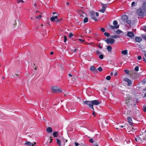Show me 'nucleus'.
<instances>
[{
	"instance_id": "obj_1",
	"label": "nucleus",
	"mask_w": 146,
	"mask_h": 146,
	"mask_svg": "<svg viewBox=\"0 0 146 146\" xmlns=\"http://www.w3.org/2000/svg\"><path fill=\"white\" fill-rule=\"evenodd\" d=\"M51 89L53 93H60L62 92V90L57 86L52 87Z\"/></svg>"
},
{
	"instance_id": "obj_2",
	"label": "nucleus",
	"mask_w": 146,
	"mask_h": 146,
	"mask_svg": "<svg viewBox=\"0 0 146 146\" xmlns=\"http://www.w3.org/2000/svg\"><path fill=\"white\" fill-rule=\"evenodd\" d=\"M134 102L132 100V98L128 97L126 99V103L128 106H131L133 105Z\"/></svg>"
},
{
	"instance_id": "obj_3",
	"label": "nucleus",
	"mask_w": 146,
	"mask_h": 146,
	"mask_svg": "<svg viewBox=\"0 0 146 146\" xmlns=\"http://www.w3.org/2000/svg\"><path fill=\"white\" fill-rule=\"evenodd\" d=\"M121 19L123 21L125 22L127 24H130L131 21L128 19V17L126 15H123L121 17Z\"/></svg>"
},
{
	"instance_id": "obj_4",
	"label": "nucleus",
	"mask_w": 146,
	"mask_h": 146,
	"mask_svg": "<svg viewBox=\"0 0 146 146\" xmlns=\"http://www.w3.org/2000/svg\"><path fill=\"white\" fill-rule=\"evenodd\" d=\"M101 5L102 6V8L99 10V11L101 12L102 13H104L105 11V10L108 4H110V3L103 4L101 3Z\"/></svg>"
},
{
	"instance_id": "obj_5",
	"label": "nucleus",
	"mask_w": 146,
	"mask_h": 146,
	"mask_svg": "<svg viewBox=\"0 0 146 146\" xmlns=\"http://www.w3.org/2000/svg\"><path fill=\"white\" fill-rule=\"evenodd\" d=\"M137 14L140 16H144L145 13L144 10L141 8H139L137 10Z\"/></svg>"
},
{
	"instance_id": "obj_6",
	"label": "nucleus",
	"mask_w": 146,
	"mask_h": 146,
	"mask_svg": "<svg viewBox=\"0 0 146 146\" xmlns=\"http://www.w3.org/2000/svg\"><path fill=\"white\" fill-rule=\"evenodd\" d=\"M144 139L143 137H140L139 135L137 136L135 138V140L138 142L139 143H141L143 141V140H144Z\"/></svg>"
},
{
	"instance_id": "obj_7",
	"label": "nucleus",
	"mask_w": 146,
	"mask_h": 146,
	"mask_svg": "<svg viewBox=\"0 0 146 146\" xmlns=\"http://www.w3.org/2000/svg\"><path fill=\"white\" fill-rule=\"evenodd\" d=\"M113 24L114 26H110L111 28L112 29H118L119 27V25H117V21L115 20L113 22Z\"/></svg>"
},
{
	"instance_id": "obj_8",
	"label": "nucleus",
	"mask_w": 146,
	"mask_h": 146,
	"mask_svg": "<svg viewBox=\"0 0 146 146\" xmlns=\"http://www.w3.org/2000/svg\"><path fill=\"white\" fill-rule=\"evenodd\" d=\"M84 104L88 106L90 108L92 109L93 110H94L93 107L91 103V101H83Z\"/></svg>"
},
{
	"instance_id": "obj_9",
	"label": "nucleus",
	"mask_w": 146,
	"mask_h": 146,
	"mask_svg": "<svg viewBox=\"0 0 146 146\" xmlns=\"http://www.w3.org/2000/svg\"><path fill=\"white\" fill-rule=\"evenodd\" d=\"M105 42L108 44H113L115 40L113 38H108L104 40Z\"/></svg>"
},
{
	"instance_id": "obj_10",
	"label": "nucleus",
	"mask_w": 146,
	"mask_h": 146,
	"mask_svg": "<svg viewBox=\"0 0 146 146\" xmlns=\"http://www.w3.org/2000/svg\"><path fill=\"white\" fill-rule=\"evenodd\" d=\"M101 102L97 100H95L91 101V103L93 107L94 105H98L101 104Z\"/></svg>"
},
{
	"instance_id": "obj_11",
	"label": "nucleus",
	"mask_w": 146,
	"mask_h": 146,
	"mask_svg": "<svg viewBox=\"0 0 146 146\" xmlns=\"http://www.w3.org/2000/svg\"><path fill=\"white\" fill-rule=\"evenodd\" d=\"M124 80L127 83V85L128 86H131L132 83V81L131 80L129 79L128 78H125L124 79Z\"/></svg>"
},
{
	"instance_id": "obj_12",
	"label": "nucleus",
	"mask_w": 146,
	"mask_h": 146,
	"mask_svg": "<svg viewBox=\"0 0 146 146\" xmlns=\"http://www.w3.org/2000/svg\"><path fill=\"white\" fill-rule=\"evenodd\" d=\"M127 119L128 122L131 127H132L133 126V123L132 118L130 117H128Z\"/></svg>"
},
{
	"instance_id": "obj_13",
	"label": "nucleus",
	"mask_w": 146,
	"mask_h": 146,
	"mask_svg": "<svg viewBox=\"0 0 146 146\" xmlns=\"http://www.w3.org/2000/svg\"><path fill=\"white\" fill-rule=\"evenodd\" d=\"M36 144V143H34L33 144V143L29 141H27L25 143V145L28 146H34Z\"/></svg>"
},
{
	"instance_id": "obj_14",
	"label": "nucleus",
	"mask_w": 146,
	"mask_h": 146,
	"mask_svg": "<svg viewBox=\"0 0 146 146\" xmlns=\"http://www.w3.org/2000/svg\"><path fill=\"white\" fill-rule=\"evenodd\" d=\"M127 36L131 38H132L134 36V34L132 32H128L127 34Z\"/></svg>"
},
{
	"instance_id": "obj_15",
	"label": "nucleus",
	"mask_w": 146,
	"mask_h": 146,
	"mask_svg": "<svg viewBox=\"0 0 146 146\" xmlns=\"http://www.w3.org/2000/svg\"><path fill=\"white\" fill-rule=\"evenodd\" d=\"M94 11H92L90 15L91 17V18L94 20H95L96 21H98V20L97 19H96L95 17H94Z\"/></svg>"
},
{
	"instance_id": "obj_16",
	"label": "nucleus",
	"mask_w": 146,
	"mask_h": 146,
	"mask_svg": "<svg viewBox=\"0 0 146 146\" xmlns=\"http://www.w3.org/2000/svg\"><path fill=\"white\" fill-rule=\"evenodd\" d=\"M47 103L48 102L47 101H44L42 104L41 107H40L41 109H43L46 106V104H47Z\"/></svg>"
},
{
	"instance_id": "obj_17",
	"label": "nucleus",
	"mask_w": 146,
	"mask_h": 146,
	"mask_svg": "<svg viewBox=\"0 0 146 146\" xmlns=\"http://www.w3.org/2000/svg\"><path fill=\"white\" fill-rule=\"evenodd\" d=\"M136 42H140L142 40V38L139 37H136L135 38Z\"/></svg>"
},
{
	"instance_id": "obj_18",
	"label": "nucleus",
	"mask_w": 146,
	"mask_h": 146,
	"mask_svg": "<svg viewBox=\"0 0 146 146\" xmlns=\"http://www.w3.org/2000/svg\"><path fill=\"white\" fill-rule=\"evenodd\" d=\"M46 131L48 133H50L52 131V129L51 127H49L46 129Z\"/></svg>"
},
{
	"instance_id": "obj_19",
	"label": "nucleus",
	"mask_w": 146,
	"mask_h": 146,
	"mask_svg": "<svg viewBox=\"0 0 146 146\" xmlns=\"http://www.w3.org/2000/svg\"><path fill=\"white\" fill-rule=\"evenodd\" d=\"M122 54L124 55H127V50H124L121 51Z\"/></svg>"
},
{
	"instance_id": "obj_20",
	"label": "nucleus",
	"mask_w": 146,
	"mask_h": 146,
	"mask_svg": "<svg viewBox=\"0 0 146 146\" xmlns=\"http://www.w3.org/2000/svg\"><path fill=\"white\" fill-rule=\"evenodd\" d=\"M112 47L110 46H109L107 47V49L109 52L111 51L112 50Z\"/></svg>"
},
{
	"instance_id": "obj_21",
	"label": "nucleus",
	"mask_w": 146,
	"mask_h": 146,
	"mask_svg": "<svg viewBox=\"0 0 146 146\" xmlns=\"http://www.w3.org/2000/svg\"><path fill=\"white\" fill-rule=\"evenodd\" d=\"M116 33L117 34H120L123 33V32L120 29H118L116 31Z\"/></svg>"
},
{
	"instance_id": "obj_22",
	"label": "nucleus",
	"mask_w": 146,
	"mask_h": 146,
	"mask_svg": "<svg viewBox=\"0 0 146 146\" xmlns=\"http://www.w3.org/2000/svg\"><path fill=\"white\" fill-rule=\"evenodd\" d=\"M57 143L58 144L59 146H61V142L59 139H56Z\"/></svg>"
},
{
	"instance_id": "obj_23",
	"label": "nucleus",
	"mask_w": 146,
	"mask_h": 146,
	"mask_svg": "<svg viewBox=\"0 0 146 146\" xmlns=\"http://www.w3.org/2000/svg\"><path fill=\"white\" fill-rule=\"evenodd\" d=\"M96 68L94 66H92L91 67L90 70L91 71H93L95 70Z\"/></svg>"
},
{
	"instance_id": "obj_24",
	"label": "nucleus",
	"mask_w": 146,
	"mask_h": 146,
	"mask_svg": "<svg viewBox=\"0 0 146 146\" xmlns=\"http://www.w3.org/2000/svg\"><path fill=\"white\" fill-rule=\"evenodd\" d=\"M58 132H55L53 133V135L54 137H56L58 136Z\"/></svg>"
},
{
	"instance_id": "obj_25",
	"label": "nucleus",
	"mask_w": 146,
	"mask_h": 146,
	"mask_svg": "<svg viewBox=\"0 0 146 146\" xmlns=\"http://www.w3.org/2000/svg\"><path fill=\"white\" fill-rule=\"evenodd\" d=\"M104 35L107 37H109L110 36V34L107 32H105L104 33Z\"/></svg>"
},
{
	"instance_id": "obj_26",
	"label": "nucleus",
	"mask_w": 146,
	"mask_h": 146,
	"mask_svg": "<svg viewBox=\"0 0 146 146\" xmlns=\"http://www.w3.org/2000/svg\"><path fill=\"white\" fill-rule=\"evenodd\" d=\"M88 21V18L87 17H86L84 19L83 22L84 23H87Z\"/></svg>"
},
{
	"instance_id": "obj_27",
	"label": "nucleus",
	"mask_w": 146,
	"mask_h": 146,
	"mask_svg": "<svg viewBox=\"0 0 146 146\" xmlns=\"http://www.w3.org/2000/svg\"><path fill=\"white\" fill-rule=\"evenodd\" d=\"M111 37L113 38H119V36L117 35H115L111 36Z\"/></svg>"
},
{
	"instance_id": "obj_28",
	"label": "nucleus",
	"mask_w": 146,
	"mask_h": 146,
	"mask_svg": "<svg viewBox=\"0 0 146 146\" xmlns=\"http://www.w3.org/2000/svg\"><path fill=\"white\" fill-rule=\"evenodd\" d=\"M143 7L146 11V2L144 3L143 5Z\"/></svg>"
},
{
	"instance_id": "obj_29",
	"label": "nucleus",
	"mask_w": 146,
	"mask_h": 146,
	"mask_svg": "<svg viewBox=\"0 0 146 146\" xmlns=\"http://www.w3.org/2000/svg\"><path fill=\"white\" fill-rule=\"evenodd\" d=\"M91 31H90V30L88 29H86V33L89 34L91 33Z\"/></svg>"
},
{
	"instance_id": "obj_30",
	"label": "nucleus",
	"mask_w": 146,
	"mask_h": 146,
	"mask_svg": "<svg viewBox=\"0 0 146 146\" xmlns=\"http://www.w3.org/2000/svg\"><path fill=\"white\" fill-rule=\"evenodd\" d=\"M143 110L144 112H146V105H144L143 106Z\"/></svg>"
},
{
	"instance_id": "obj_31",
	"label": "nucleus",
	"mask_w": 146,
	"mask_h": 146,
	"mask_svg": "<svg viewBox=\"0 0 146 146\" xmlns=\"http://www.w3.org/2000/svg\"><path fill=\"white\" fill-rule=\"evenodd\" d=\"M42 17V16L41 15H39L38 17L36 16L35 17V19H40Z\"/></svg>"
},
{
	"instance_id": "obj_32",
	"label": "nucleus",
	"mask_w": 146,
	"mask_h": 146,
	"mask_svg": "<svg viewBox=\"0 0 146 146\" xmlns=\"http://www.w3.org/2000/svg\"><path fill=\"white\" fill-rule=\"evenodd\" d=\"M111 78V77L110 76H108L106 77V79L107 80H110Z\"/></svg>"
},
{
	"instance_id": "obj_33",
	"label": "nucleus",
	"mask_w": 146,
	"mask_h": 146,
	"mask_svg": "<svg viewBox=\"0 0 146 146\" xmlns=\"http://www.w3.org/2000/svg\"><path fill=\"white\" fill-rule=\"evenodd\" d=\"M50 19V20L52 22L56 21V20L54 18V17H51Z\"/></svg>"
},
{
	"instance_id": "obj_34",
	"label": "nucleus",
	"mask_w": 146,
	"mask_h": 146,
	"mask_svg": "<svg viewBox=\"0 0 146 146\" xmlns=\"http://www.w3.org/2000/svg\"><path fill=\"white\" fill-rule=\"evenodd\" d=\"M99 58L101 59H102L104 58V56L103 54H100L99 56Z\"/></svg>"
},
{
	"instance_id": "obj_35",
	"label": "nucleus",
	"mask_w": 146,
	"mask_h": 146,
	"mask_svg": "<svg viewBox=\"0 0 146 146\" xmlns=\"http://www.w3.org/2000/svg\"><path fill=\"white\" fill-rule=\"evenodd\" d=\"M124 72H125V73L128 74H129V70H124Z\"/></svg>"
},
{
	"instance_id": "obj_36",
	"label": "nucleus",
	"mask_w": 146,
	"mask_h": 146,
	"mask_svg": "<svg viewBox=\"0 0 146 146\" xmlns=\"http://www.w3.org/2000/svg\"><path fill=\"white\" fill-rule=\"evenodd\" d=\"M86 44L90 45H92L93 46V45H94L95 44L93 42H91L89 43H87Z\"/></svg>"
},
{
	"instance_id": "obj_37",
	"label": "nucleus",
	"mask_w": 146,
	"mask_h": 146,
	"mask_svg": "<svg viewBox=\"0 0 146 146\" xmlns=\"http://www.w3.org/2000/svg\"><path fill=\"white\" fill-rule=\"evenodd\" d=\"M17 1L18 3H19L20 2H21L22 3H24L25 2L23 0H17Z\"/></svg>"
},
{
	"instance_id": "obj_38",
	"label": "nucleus",
	"mask_w": 146,
	"mask_h": 146,
	"mask_svg": "<svg viewBox=\"0 0 146 146\" xmlns=\"http://www.w3.org/2000/svg\"><path fill=\"white\" fill-rule=\"evenodd\" d=\"M139 67L138 66H136L135 68V70L136 71H138L139 70Z\"/></svg>"
},
{
	"instance_id": "obj_39",
	"label": "nucleus",
	"mask_w": 146,
	"mask_h": 146,
	"mask_svg": "<svg viewBox=\"0 0 146 146\" xmlns=\"http://www.w3.org/2000/svg\"><path fill=\"white\" fill-rule=\"evenodd\" d=\"M98 70L100 72H101L102 70V68L101 67H99L98 69Z\"/></svg>"
},
{
	"instance_id": "obj_40",
	"label": "nucleus",
	"mask_w": 146,
	"mask_h": 146,
	"mask_svg": "<svg viewBox=\"0 0 146 146\" xmlns=\"http://www.w3.org/2000/svg\"><path fill=\"white\" fill-rule=\"evenodd\" d=\"M89 142L91 143H93L94 142V141L92 139H89Z\"/></svg>"
},
{
	"instance_id": "obj_41",
	"label": "nucleus",
	"mask_w": 146,
	"mask_h": 146,
	"mask_svg": "<svg viewBox=\"0 0 146 146\" xmlns=\"http://www.w3.org/2000/svg\"><path fill=\"white\" fill-rule=\"evenodd\" d=\"M73 36V35L72 33H70L69 35V37L70 38H71Z\"/></svg>"
},
{
	"instance_id": "obj_42",
	"label": "nucleus",
	"mask_w": 146,
	"mask_h": 146,
	"mask_svg": "<svg viewBox=\"0 0 146 146\" xmlns=\"http://www.w3.org/2000/svg\"><path fill=\"white\" fill-rule=\"evenodd\" d=\"M64 42H65L66 41H67V39L66 38V36H64Z\"/></svg>"
},
{
	"instance_id": "obj_43",
	"label": "nucleus",
	"mask_w": 146,
	"mask_h": 146,
	"mask_svg": "<svg viewBox=\"0 0 146 146\" xmlns=\"http://www.w3.org/2000/svg\"><path fill=\"white\" fill-rule=\"evenodd\" d=\"M101 31H102L103 32H104L105 31L104 28H102L101 29Z\"/></svg>"
},
{
	"instance_id": "obj_44",
	"label": "nucleus",
	"mask_w": 146,
	"mask_h": 146,
	"mask_svg": "<svg viewBox=\"0 0 146 146\" xmlns=\"http://www.w3.org/2000/svg\"><path fill=\"white\" fill-rule=\"evenodd\" d=\"M96 52L97 54H99L101 53L98 50H97L96 51Z\"/></svg>"
},
{
	"instance_id": "obj_45",
	"label": "nucleus",
	"mask_w": 146,
	"mask_h": 146,
	"mask_svg": "<svg viewBox=\"0 0 146 146\" xmlns=\"http://www.w3.org/2000/svg\"><path fill=\"white\" fill-rule=\"evenodd\" d=\"M135 4V2H132L131 3V6L133 7V6Z\"/></svg>"
},
{
	"instance_id": "obj_46",
	"label": "nucleus",
	"mask_w": 146,
	"mask_h": 146,
	"mask_svg": "<svg viewBox=\"0 0 146 146\" xmlns=\"http://www.w3.org/2000/svg\"><path fill=\"white\" fill-rule=\"evenodd\" d=\"M62 20V19H57L56 20V23H58V22H59Z\"/></svg>"
},
{
	"instance_id": "obj_47",
	"label": "nucleus",
	"mask_w": 146,
	"mask_h": 146,
	"mask_svg": "<svg viewBox=\"0 0 146 146\" xmlns=\"http://www.w3.org/2000/svg\"><path fill=\"white\" fill-rule=\"evenodd\" d=\"M93 72H94V73L95 74H97L98 72H97L96 69L95 70H94L93 71Z\"/></svg>"
},
{
	"instance_id": "obj_48",
	"label": "nucleus",
	"mask_w": 146,
	"mask_h": 146,
	"mask_svg": "<svg viewBox=\"0 0 146 146\" xmlns=\"http://www.w3.org/2000/svg\"><path fill=\"white\" fill-rule=\"evenodd\" d=\"M78 40L80 41H81V42H84V40H83V39H81V38H79L78 39Z\"/></svg>"
},
{
	"instance_id": "obj_49",
	"label": "nucleus",
	"mask_w": 146,
	"mask_h": 146,
	"mask_svg": "<svg viewBox=\"0 0 146 146\" xmlns=\"http://www.w3.org/2000/svg\"><path fill=\"white\" fill-rule=\"evenodd\" d=\"M100 44H101V43H100L99 45H98V47L100 48H102V46H101L100 45Z\"/></svg>"
},
{
	"instance_id": "obj_50",
	"label": "nucleus",
	"mask_w": 146,
	"mask_h": 146,
	"mask_svg": "<svg viewBox=\"0 0 146 146\" xmlns=\"http://www.w3.org/2000/svg\"><path fill=\"white\" fill-rule=\"evenodd\" d=\"M141 58H142V57L141 56H139L138 57V59L139 60H141Z\"/></svg>"
},
{
	"instance_id": "obj_51",
	"label": "nucleus",
	"mask_w": 146,
	"mask_h": 146,
	"mask_svg": "<svg viewBox=\"0 0 146 146\" xmlns=\"http://www.w3.org/2000/svg\"><path fill=\"white\" fill-rule=\"evenodd\" d=\"M74 143L76 146H78L79 145V144L76 142H75Z\"/></svg>"
},
{
	"instance_id": "obj_52",
	"label": "nucleus",
	"mask_w": 146,
	"mask_h": 146,
	"mask_svg": "<svg viewBox=\"0 0 146 146\" xmlns=\"http://www.w3.org/2000/svg\"><path fill=\"white\" fill-rule=\"evenodd\" d=\"M85 14L84 13H82V14H80L79 15L80 17H81V16L83 17V15H84Z\"/></svg>"
},
{
	"instance_id": "obj_53",
	"label": "nucleus",
	"mask_w": 146,
	"mask_h": 146,
	"mask_svg": "<svg viewBox=\"0 0 146 146\" xmlns=\"http://www.w3.org/2000/svg\"><path fill=\"white\" fill-rule=\"evenodd\" d=\"M96 16L97 17H98L99 16V13L98 12H96Z\"/></svg>"
},
{
	"instance_id": "obj_54",
	"label": "nucleus",
	"mask_w": 146,
	"mask_h": 146,
	"mask_svg": "<svg viewBox=\"0 0 146 146\" xmlns=\"http://www.w3.org/2000/svg\"><path fill=\"white\" fill-rule=\"evenodd\" d=\"M126 130L128 132H130L131 131L129 130V129H128V128H127V130Z\"/></svg>"
},
{
	"instance_id": "obj_55",
	"label": "nucleus",
	"mask_w": 146,
	"mask_h": 146,
	"mask_svg": "<svg viewBox=\"0 0 146 146\" xmlns=\"http://www.w3.org/2000/svg\"><path fill=\"white\" fill-rule=\"evenodd\" d=\"M52 137H50V143H51L52 142V141L53 140V139H52L51 138Z\"/></svg>"
},
{
	"instance_id": "obj_56",
	"label": "nucleus",
	"mask_w": 146,
	"mask_h": 146,
	"mask_svg": "<svg viewBox=\"0 0 146 146\" xmlns=\"http://www.w3.org/2000/svg\"><path fill=\"white\" fill-rule=\"evenodd\" d=\"M55 19H56V20L57 19V16H56L54 17Z\"/></svg>"
},
{
	"instance_id": "obj_57",
	"label": "nucleus",
	"mask_w": 146,
	"mask_h": 146,
	"mask_svg": "<svg viewBox=\"0 0 146 146\" xmlns=\"http://www.w3.org/2000/svg\"><path fill=\"white\" fill-rule=\"evenodd\" d=\"M117 75V72H115L114 74V76H116Z\"/></svg>"
},
{
	"instance_id": "obj_58",
	"label": "nucleus",
	"mask_w": 146,
	"mask_h": 146,
	"mask_svg": "<svg viewBox=\"0 0 146 146\" xmlns=\"http://www.w3.org/2000/svg\"><path fill=\"white\" fill-rule=\"evenodd\" d=\"M125 125H124V126L121 125V126H119V127H121V128H123V127H125Z\"/></svg>"
},
{
	"instance_id": "obj_59",
	"label": "nucleus",
	"mask_w": 146,
	"mask_h": 146,
	"mask_svg": "<svg viewBox=\"0 0 146 146\" xmlns=\"http://www.w3.org/2000/svg\"><path fill=\"white\" fill-rule=\"evenodd\" d=\"M144 52H145L144 53V56H145V58L146 59V51H144Z\"/></svg>"
},
{
	"instance_id": "obj_60",
	"label": "nucleus",
	"mask_w": 146,
	"mask_h": 146,
	"mask_svg": "<svg viewBox=\"0 0 146 146\" xmlns=\"http://www.w3.org/2000/svg\"><path fill=\"white\" fill-rule=\"evenodd\" d=\"M143 60L146 63V59L144 57L143 58Z\"/></svg>"
},
{
	"instance_id": "obj_61",
	"label": "nucleus",
	"mask_w": 146,
	"mask_h": 146,
	"mask_svg": "<svg viewBox=\"0 0 146 146\" xmlns=\"http://www.w3.org/2000/svg\"><path fill=\"white\" fill-rule=\"evenodd\" d=\"M68 76L69 77H72V75L70 74H69Z\"/></svg>"
},
{
	"instance_id": "obj_62",
	"label": "nucleus",
	"mask_w": 146,
	"mask_h": 146,
	"mask_svg": "<svg viewBox=\"0 0 146 146\" xmlns=\"http://www.w3.org/2000/svg\"><path fill=\"white\" fill-rule=\"evenodd\" d=\"M78 50V49H75L74 50H73V52H74Z\"/></svg>"
},
{
	"instance_id": "obj_63",
	"label": "nucleus",
	"mask_w": 146,
	"mask_h": 146,
	"mask_svg": "<svg viewBox=\"0 0 146 146\" xmlns=\"http://www.w3.org/2000/svg\"><path fill=\"white\" fill-rule=\"evenodd\" d=\"M92 114L93 115H94V116L95 117V113L94 111H93Z\"/></svg>"
},
{
	"instance_id": "obj_64",
	"label": "nucleus",
	"mask_w": 146,
	"mask_h": 146,
	"mask_svg": "<svg viewBox=\"0 0 146 146\" xmlns=\"http://www.w3.org/2000/svg\"><path fill=\"white\" fill-rule=\"evenodd\" d=\"M54 54V52H50V54H51V55H52L53 54Z\"/></svg>"
}]
</instances>
